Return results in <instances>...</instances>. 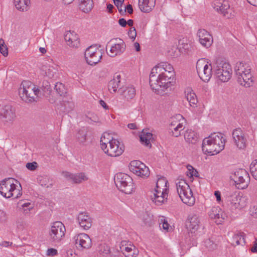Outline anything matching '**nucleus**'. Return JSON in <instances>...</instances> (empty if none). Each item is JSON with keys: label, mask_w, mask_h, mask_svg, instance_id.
<instances>
[{"label": "nucleus", "mask_w": 257, "mask_h": 257, "mask_svg": "<svg viewBox=\"0 0 257 257\" xmlns=\"http://www.w3.org/2000/svg\"><path fill=\"white\" fill-rule=\"evenodd\" d=\"M102 56V50L97 45L91 46L87 48L85 52V58L87 63L94 65L101 60Z\"/></svg>", "instance_id": "obj_12"}, {"label": "nucleus", "mask_w": 257, "mask_h": 257, "mask_svg": "<svg viewBox=\"0 0 257 257\" xmlns=\"http://www.w3.org/2000/svg\"><path fill=\"white\" fill-rule=\"evenodd\" d=\"M156 4V0H139V7L144 13H149L153 9Z\"/></svg>", "instance_id": "obj_32"}, {"label": "nucleus", "mask_w": 257, "mask_h": 257, "mask_svg": "<svg viewBox=\"0 0 257 257\" xmlns=\"http://www.w3.org/2000/svg\"><path fill=\"white\" fill-rule=\"evenodd\" d=\"M169 224L165 219L161 218L160 220L159 226L162 228L164 230L168 231L169 228Z\"/></svg>", "instance_id": "obj_49"}, {"label": "nucleus", "mask_w": 257, "mask_h": 257, "mask_svg": "<svg viewBox=\"0 0 257 257\" xmlns=\"http://www.w3.org/2000/svg\"><path fill=\"white\" fill-rule=\"evenodd\" d=\"M7 219V216L6 213L2 210H0V222H5Z\"/></svg>", "instance_id": "obj_58"}, {"label": "nucleus", "mask_w": 257, "mask_h": 257, "mask_svg": "<svg viewBox=\"0 0 257 257\" xmlns=\"http://www.w3.org/2000/svg\"><path fill=\"white\" fill-rule=\"evenodd\" d=\"M213 71L216 77L221 82H227L231 77L232 69L230 65L218 59L213 64Z\"/></svg>", "instance_id": "obj_5"}, {"label": "nucleus", "mask_w": 257, "mask_h": 257, "mask_svg": "<svg viewBox=\"0 0 257 257\" xmlns=\"http://www.w3.org/2000/svg\"><path fill=\"white\" fill-rule=\"evenodd\" d=\"M15 181L16 180L13 178H8L0 183V193L2 196L7 198L11 197L18 198L21 195L20 190L16 189Z\"/></svg>", "instance_id": "obj_7"}, {"label": "nucleus", "mask_w": 257, "mask_h": 257, "mask_svg": "<svg viewBox=\"0 0 257 257\" xmlns=\"http://www.w3.org/2000/svg\"><path fill=\"white\" fill-rule=\"evenodd\" d=\"M200 44L206 48L211 46L213 43L212 36L205 29H199L197 33Z\"/></svg>", "instance_id": "obj_21"}, {"label": "nucleus", "mask_w": 257, "mask_h": 257, "mask_svg": "<svg viewBox=\"0 0 257 257\" xmlns=\"http://www.w3.org/2000/svg\"><path fill=\"white\" fill-rule=\"evenodd\" d=\"M251 194L252 196L257 197V184L252 187L251 190Z\"/></svg>", "instance_id": "obj_61"}, {"label": "nucleus", "mask_w": 257, "mask_h": 257, "mask_svg": "<svg viewBox=\"0 0 257 257\" xmlns=\"http://www.w3.org/2000/svg\"><path fill=\"white\" fill-rule=\"evenodd\" d=\"M16 117L14 108L10 105H6L0 108V120L6 125L12 124Z\"/></svg>", "instance_id": "obj_17"}, {"label": "nucleus", "mask_w": 257, "mask_h": 257, "mask_svg": "<svg viewBox=\"0 0 257 257\" xmlns=\"http://www.w3.org/2000/svg\"><path fill=\"white\" fill-rule=\"evenodd\" d=\"M87 131L85 128L80 129L76 135L77 141L81 145H85L87 140Z\"/></svg>", "instance_id": "obj_38"}, {"label": "nucleus", "mask_w": 257, "mask_h": 257, "mask_svg": "<svg viewBox=\"0 0 257 257\" xmlns=\"http://www.w3.org/2000/svg\"><path fill=\"white\" fill-rule=\"evenodd\" d=\"M58 253L57 250L53 248H48L47 250L46 254L48 256H54L56 255H57Z\"/></svg>", "instance_id": "obj_55"}, {"label": "nucleus", "mask_w": 257, "mask_h": 257, "mask_svg": "<svg viewBox=\"0 0 257 257\" xmlns=\"http://www.w3.org/2000/svg\"><path fill=\"white\" fill-rule=\"evenodd\" d=\"M245 243L244 233L239 232L234 234L232 237V244L239 245Z\"/></svg>", "instance_id": "obj_40"}, {"label": "nucleus", "mask_w": 257, "mask_h": 257, "mask_svg": "<svg viewBox=\"0 0 257 257\" xmlns=\"http://www.w3.org/2000/svg\"><path fill=\"white\" fill-rule=\"evenodd\" d=\"M208 215L217 224H221L225 217V214L218 206L212 207L208 212Z\"/></svg>", "instance_id": "obj_23"}, {"label": "nucleus", "mask_w": 257, "mask_h": 257, "mask_svg": "<svg viewBox=\"0 0 257 257\" xmlns=\"http://www.w3.org/2000/svg\"><path fill=\"white\" fill-rule=\"evenodd\" d=\"M110 156L115 157L121 155L124 152V147L119 141L113 138L110 142Z\"/></svg>", "instance_id": "obj_22"}, {"label": "nucleus", "mask_w": 257, "mask_h": 257, "mask_svg": "<svg viewBox=\"0 0 257 257\" xmlns=\"http://www.w3.org/2000/svg\"><path fill=\"white\" fill-rule=\"evenodd\" d=\"M67 257H77L76 254L74 252L72 249H69L66 252Z\"/></svg>", "instance_id": "obj_62"}, {"label": "nucleus", "mask_w": 257, "mask_h": 257, "mask_svg": "<svg viewBox=\"0 0 257 257\" xmlns=\"http://www.w3.org/2000/svg\"><path fill=\"white\" fill-rule=\"evenodd\" d=\"M129 169L134 174L142 178H147L150 175L149 168L139 160L131 161Z\"/></svg>", "instance_id": "obj_16"}, {"label": "nucleus", "mask_w": 257, "mask_h": 257, "mask_svg": "<svg viewBox=\"0 0 257 257\" xmlns=\"http://www.w3.org/2000/svg\"><path fill=\"white\" fill-rule=\"evenodd\" d=\"M77 247L89 248L91 246L92 241L89 236L86 233H80L74 237Z\"/></svg>", "instance_id": "obj_19"}, {"label": "nucleus", "mask_w": 257, "mask_h": 257, "mask_svg": "<svg viewBox=\"0 0 257 257\" xmlns=\"http://www.w3.org/2000/svg\"><path fill=\"white\" fill-rule=\"evenodd\" d=\"M77 220L80 226L84 229H88L92 226V219L87 212L79 213L77 217Z\"/></svg>", "instance_id": "obj_26"}, {"label": "nucleus", "mask_w": 257, "mask_h": 257, "mask_svg": "<svg viewBox=\"0 0 257 257\" xmlns=\"http://www.w3.org/2000/svg\"><path fill=\"white\" fill-rule=\"evenodd\" d=\"M206 63L204 59L199 60L196 63V69L198 74L201 80L208 82L212 76L213 65Z\"/></svg>", "instance_id": "obj_11"}, {"label": "nucleus", "mask_w": 257, "mask_h": 257, "mask_svg": "<svg viewBox=\"0 0 257 257\" xmlns=\"http://www.w3.org/2000/svg\"><path fill=\"white\" fill-rule=\"evenodd\" d=\"M65 231V227L61 222H54L49 233L50 241L54 243L59 242L64 237Z\"/></svg>", "instance_id": "obj_13"}, {"label": "nucleus", "mask_w": 257, "mask_h": 257, "mask_svg": "<svg viewBox=\"0 0 257 257\" xmlns=\"http://www.w3.org/2000/svg\"><path fill=\"white\" fill-rule=\"evenodd\" d=\"M204 245L209 250L213 249L216 246L213 241L210 238H208L204 240Z\"/></svg>", "instance_id": "obj_47"}, {"label": "nucleus", "mask_w": 257, "mask_h": 257, "mask_svg": "<svg viewBox=\"0 0 257 257\" xmlns=\"http://www.w3.org/2000/svg\"><path fill=\"white\" fill-rule=\"evenodd\" d=\"M175 72L173 67L171 65L168 66L167 70L162 75L161 77L158 79L156 83V88H152V90L157 94H161V89H166L171 85L174 79Z\"/></svg>", "instance_id": "obj_6"}, {"label": "nucleus", "mask_w": 257, "mask_h": 257, "mask_svg": "<svg viewBox=\"0 0 257 257\" xmlns=\"http://www.w3.org/2000/svg\"><path fill=\"white\" fill-rule=\"evenodd\" d=\"M185 128L183 122H178L175 127L170 128L172 130L173 135L175 137H178L181 135V132Z\"/></svg>", "instance_id": "obj_42"}, {"label": "nucleus", "mask_w": 257, "mask_h": 257, "mask_svg": "<svg viewBox=\"0 0 257 257\" xmlns=\"http://www.w3.org/2000/svg\"><path fill=\"white\" fill-rule=\"evenodd\" d=\"M226 200L232 209L240 210L247 205V199L245 197L234 192L228 193L227 194Z\"/></svg>", "instance_id": "obj_15"}, {"label": "nucleus", "mask_w": 257, "mask_h": 257, "mask_svg": "<svg viewBox=\"0 0 257 257\" xmlns=\"http://www.w3.org/2000/svg\"><path fill=\"white\" fill-rule=\"evenodd\" d=\"M252 252H257V238L255 239V240L253 242V246L250 249Z\"/></svg>", "instance_id": "obj_60"}, {"label": "nucleus", "mask_w": 257, "mask_h": 257, "mask_svg": "<svg viewBox=\"0 0 257 257\" xmlns=\"http://www.w3.org/2000/svg\"><path fill=\"white\" fill-rule=\"evenodd\" d=\"M250 171L253 178L257 180V160H254L251 163Z\"/></svg>", "instance_id": "obj_45"}, {"label": "nucleus", "mask_w": 257, "mask_h": 257, "mask_svg": "<svg viewBox=\"0 0 257 257\" xmlns=\"http://www.w3.org/2000/svg\"><path fill=\"white\" fill-rule=\"evenodd\" d=\"M184 139L188 143L195 144L198 141V137L194 131L188 130L185 133Z\"/></svg>", "instance_id": "obj_36"}, {"label": "nucleus", "mask_w": 257, "mask_h": 257, "mask_svg": "<svg viewBox=\"0 0 257 257\" xmlns=\"http://www.w3.org/2000/svg\"><path fill=\"white\" fill-rule=\"evenodd\" d=\"M143 220L144 222L146 224H150L152 221L151 217L147 213L143 215Z\"/></svg>", "instance_id": "obj_57"}, {"label": "nucleus", "mask_w": 257, "mask_h": 257, "mask_svg": "<svg viewBox=\"0 0 257 257\" xmlns=\"http://www.w3.org/2000/svg\"><path fill=\"white\" fill-rule=\"evenodd\" d=\"M39 183L42 186L49 188L52 186V181L47 177H42L39 180Z\"/></svg>", "instance_id": "obj_44"}, {"label": "nucleus", "mask_w": 257, "mask_h": 257, "mask_svg": "<svg viewBox=\"0 0 257 257\" xmlns=\"http://www.w3.org/2000/svg\"><path fill=\"white\" fill-rule=\"evenodd\" d=\"M67 45L71 48H78L80 45L78 35L74 31H67L64 35Z\"/></svg>", "instance_id": "obj_24"}, {"label": "nucleus", "mask_w": 257, "mask_h": 257, "mask_svg": "<svg viewBox=\"0 0 257 257\" xmlns=\"http://www.w3.org/2000/svg\"><path fill=\"white\" fill-rule=\"evenodd\" d=\"M54 89L58 95L60 96H64L66 93V89L64 85L61 82L56 83Z\"/></svg>", "instance_id": "obj_41"}, {"label": "nucleus", "mask_w": 257, "mask_h": 257, "mask_svg": "<svg viewBox=\"0 0 257 257\" xmlns=\"http://www.w3.org/2000/svg\"><path fill=\"white\" fill-rule=\"evenodd\" d=\"M200 222L197 214L190 215L188 217L186 226L192 233H195L198 229Z\"/></svg>", "instance_id": "obj_28"}, {"label": "nucleus", "mask_w": 257, "mask_h": 257, "mask_svg": "<svg viewBox=\"0 0 257 257\" xmlns=\"http://www.w3.org/2000/svg\"><path fill=\"white\" fill-rule=\"evenodd\" d=\"M112 141V135L108 133H104L100 138V145L102 150L110 156V142Z\"/></svg>", "instance_id": "obj_27"}, {"label": "nucleus", "mask_w": 257, "mask_h": 257, "mask_svg": "<svg viewBox=\"0 0 257 257\" xmlns=\"http://www.w3.org/2000/svg\"><path fill=\"white\" fill-rule=\"evenodd\" d=\"M21 206L24 208V212L25 213H28L34 207L33 204L29 202H27L21 204Z\"/></svg>", "instance_id": "obj_48"}, {"label": "nucleus", "mask_w": 257, "mask_h": 257, "mask_svg": "<svg viewBox=\"0 0 257 257\" xmlns=\"http://www.w3.org/2000/svg\"><path fill=\"white\" fill-rule=\"evenodd\" d=\"M121 77L119 74H115L113 79H111L108 84V89L110 93L115 92L117 90L121 87Z\"/></svg>", "instance_id": "obj_30"}, {"label": "nucleus", "mask_w": 257, "mask_h": 257, "mask_svg": "<svg viewBox=\"0 0 257 257\" xmlns=\"http://www.w3.org/2000/svg\"><path fill=\"white\" fill-rule=\"evenodd\" d=\"M186 97L191 107H196L197 106L198 99L196 94L194 92L192 91H188L186 94Z\"/></svg>", "instance_id": "obj_39"}, {"label": "nucleus", "mask_w": 257, "mask_h": 257, "mask_svg": "<svg viewBox=\"0 0 257 257\" xmlns=\"http://www.w3.org/2000/svg\"><path fill=\"white\" fill-rule=\"evenodd\" d=\"M177 192L182 202L189 205L192 206L195 202V197L186 181L182 178H178L175 181Z\"/></svg>", "instance_id": "obj_3"}, {"label": "nucleus", "mask_w": 257, "mask_h": 257, "mask_svg": "<svg viewBox=\"0 0 257 257\" xmlns=\"http://www.w3.org/2000/svg\"><path fill=\"white\" fill-rule=\"evenodd\" d=\"M40 90L29 81H23L19 89V95L22 99L26 102L36 101Z\"/></svg>", "instance_id": "obj_4"}, {"label": "nucleus", "mask_w": 257, "mask_h": 257, "mask_svg": "<svg viewBox=\"0 0 257 257\" xmlns=\"http://www.w3.org/2000/svg\"><path fill=\"white\" fill-rule=\"evenodd\" d=\"M188 171L186 172V174L188 176L191 177L193 176H196V174L198 173V172L196 171V170H195L192 166L190 165H188L187 166Z\"/></svg>", "instance_id": "obj_51"}, {"label": "nucleus", "mask_w": 257, "mask_h": 257, "mask_svg": "<svg viewBox=\"0 0 257 257\" xmlns=\"http://www.w3.org/2000/svg\"><path fill=\"white\" fill-rule=\"evenodd\" d=\"M230 178L234 182L235 186L239 189L247 188L250 180L248 173L243 169L236 170L230 176Z\"/></svg>", "instance_id": "obj_9"}, {"label": "nucleus", "mask_w": 257, "mask_h": 257, "mask_svg": "<svg viewBox=\"0 0 257 257\" xmlns=\"http://www.w3.org/2000/svg\"><path fill=\"white\" fill-rule=\"evenodd\" d=\"M114 5L117 8L119 12L121 14H123L124 12L122 9V4L124 2V0H113Z\"/></svg>", "instance_id": "obj_50"}, {"label": "nucleus", "mask_w": 257, "mask_h": 257, "mask_svg": "<svg viewBox=\"0 0 257 257\" xmlns=\"http://www.w3.org/2000/svg\"><path fill=\"white\" fill-rule=\"evenodd\" d=\"M141 142L147 146H151V140L153 139L152 133L148 132L147 130H143L140 136Z\"/></svg>", "instance_id": "obj_35"}, {"label": "nucleus", "mask_w": 257, "mask_h": 257, "mask_svg": "<svg viewBox=\"0 0 257 257\" xmlns=\"http://www.w3.org/2000/svg\"><path fill=\"white\" fill-rule=\"evenodd\" d=\"M42 70L44 72L45 75L50 78H53L56 73V70L53 66H43Z\"/></svg>", "instance_id": "obj_43"}, {"label": "nucleus", "mask_w": 257, "mask_h": 257, "mask_svg": "<svg viewBox=\"0 0 257 257\" xmlns=\"http://www.w3.org/2000/svg\"><path fill=\"white\" fill-rule=\"evenodd\" d=\"M118 24L121 27H125L127 25V22L124 18H121L118 20Z\"/></svg>", "instance_id": "obj_63"}, {"label": "nucleus", "mask_w": 257, "mask_h": 257, "mask_svg": "<svg viewBox=\"0 0 257 257\" xmlns=\"http://www.w3.org/2000/svg\"><path fill=\"white\" fill-rule=\"evenodd\" d=\"M242 76V77L243 78V81L244 82H240V81H237V82L241 85H242L245 87H249L250 86H251L252 85V83H253V80H252V77L251 78V82H250V83H249V84H247L246 83H248V80H246V79H245V78L244 77V74H242L241 75Z\"/></svg>", "instance_id": "obj_53"}, {"label": "nucleus", "mask_w": 257, "mask_h": 257, "mask_svg": "<svg viewBox=\"0 0 257 257\" xmlns=\"http://www.w3.org/2000/svg\"><path fill=\"white\" fill-rule=\"evenodd\" d=\"M13 244V242H10V241H2L1 243H0V245L2 246H4V247H8V246H11Z\"/></svg>", "instance_id": "obj_64"}, {"label": "nucleus", "mask_w": 257, "mask_h": 257, "mask_svg": "<svg viewBox=\"0 0 257 257\" xmlns=\"http://www.w3.org/2000/svg\"><path fill=\"white\" fill-rule=\"evenodd\" d=\"M128 12L130 14H131L133 12V9L131 5H127L126 7H125L124 10H123L124 13L126 12V11Z\"/></svg>", "instance_id": "obj_59"}, {"label": "nucleus", "mask_w": 257, "mask_h": 257, "mask_svg": "<svg viewBox=\"0 0 257 257\" xmlns=\"http://www.w3.org/2000/svg\"><path fill=\"white\" fill-rule=\"evenodd\" d=\"M14 4L18 10L26 12L29 9L30 0H14Z\"/></svg>", "instance_id": "obj_34"}, {"label": "nucleus", "mask_w": 257, "mask_h": 257, "mask_svg": "<svg viewBox=\"0 0 257 257\" xmlns=\"http://www.w3.org/2000/svg\"><path fill=\"white\" fill-rule=\"evenodd\" d=\"M125 48V43L122 40L119 39L118 43L114 44L111 46L109 52H107V54L109 56L114 57L117 55H120L123 53Z\"/></svg>", "instance_id": "obj_29"}, {"label": "nucleus", "mask_w": 257, "mask_h": 257, "mask_svg": "<svg viewBox=\"0 0 257 257\" xmlns=\"http://www.w3.org/2000/svg\"><path fill=\"white\" fill-rule=\"evenodd\" d=\"M232 137L236 147L239 149H243L246 147V139L242 131L239 128H236L232 132Z\"/></svg>", "instance_id": "obj_20"}, {"label": "nucleus", "mask_w": 257, "mask_h": 257, "mask_svg": "<svg viewBox=\"0 0 257 257\" xmlns=\"http://www.w3.org/2000/svg\"><path fill=\"white\" fill-rule=\"evenodd\" d=\"M171 64L167 62H161L154 67L150 74V84L151 88H156V83L162 75L167 70L168 66Z\"/></svg>", "instance_id": "obj_14"}, {"label": "nucleus", "mask_w": 257, "mask_h": 257, "mask_svg": "<svg viewBox=\"0 0 257 257\" xmlns=\"http://www.w3.org/2000/svg\"><path fill=\"white\" fill-rule=\"evenodd\" d=\"M116 187L125 194H131L134 189V185L132 178L128 175L118 173L114 178Z\"/></svg>", "instance_id": "obj_8"}, {"label": "nucleus", "mask_w": 257, "mask_h": 257, "mask_svg": "<svg viewBox=\"0 0 257 257\" xmlns=\"http://www.w3.org/2000/svg\"><path fill=\"white\" fill-rule=\"evenodd\" d=\"M251 67L249 64L245 62L236 63L234 67V71L237 81L244 82L243 78L241 75L244 74L245 79L248 80V84L250 83L252 75L251 74ZM247 84V83H246Z\"/></svg>", "instance_id": "obj_10"}, {"label": "nucleus", "mask_w": 257, "mask_h": 257, "mask_svg": "<svg viewBox=\"0 0 257 257\" xmlns=\"http://www.w3.org/2000/svg\"><path fill=\"white\" fill-rule=\"evenodd\" d=\"M128 36L129 37L134 41L137 36V32L135 27H131L128 32Z\"/></svg>", "instance_id": "obj_52"}, {"label": "nucleus", "mask_w": 257, "mask_h": 257, "mask_svg": "<svg viewBox=\"0 0 257 257\" xmlns=\"http://www.w3.org/2000/svg\"><path fill=\"white\" fill-rule=\"evenodd\" d=\"M226 139L221 133H213L203 140L202 150L205 154L212 156L222 151L225 146Z\"/></svg>", "instance_id": "obj_1"}, {"label": "nucleus", "mask_w": 257, "mask_h": 257, "mask_svg": "<svg viewBox=\"0 0 257 257\" xmlns=\"http://www.w3.org/2000/svg\"><path fill=\"white\" fill-rule=\"evenodd\" d=\"M63 104L65 107V111L66 112H69L72 111L74 107V103L72 101H63Z\"/></svg>", "instance_id": "obj_46"}, {"label": "nucleus", "mask_w": 257, "mask_h": 257, "mask_svg": "<svg viewBox=\"0 0 257 257\" xmlns=\"http://www.w3.org/2000/svg\"><path fill=\"white\" fill-rule=\"evenodd\" d=\"M27 168L31 171L35 170L38 167V164L36 162L28 163L26 165Z\"/></svg>", "instance_id": "obj_54"}, {"label": "nucleus", "mask_w": 257, "mask_h": 257, "mask_svg": "<svg viewBox=\"0 0 257 257\" xmlns=\"http://www.w3.org/2000/svg\"><path fill=\"white\" fill-rule=\"evenodd\" d=\"M124 242H121V246L120 249L123 254L126 257H136L138 253V249L133 244H129L128 246H125L123 243Z\"/></svg>", "instance_id": "obj_31"}, {"label": "nucleus", "mask_w": 257, "mask_h": 257, "mask_svg": "<svg viewBox=\"0 0 257 257\" xmlns=\"http://www.w3.org/2000/svg\"><path fill=\"white\" fill-rule=\"evenodd\" d=\"M79 8L84 13H88L93 8L92 0H79Z\"/></svg>", "instance_id": "obj_37"}, {"label": "nucleus", "mask_w": 257, "mask_h": 257, "mask_svg": "<svg viewBox=\"0 0 257 257\" xmlns=\"http://www.w3.org/2000/svg\"><path fill=\"white\" fill-rule=\"evenodd\" d=\"M214 9L220 12L224 17L227 19H230L234 16V11L230 7L228 1L225 0H219L214 4Z\"/></svg>", "instance_id": "obj_18"}, {"label": "nucleus", "mask_w": 257, "mask_h": 257, "mask_svg": "<svg viewBox=\"0 0 257 257\" xmlns=\"http://www.w3.org/2000/svg\"><path fill=\"white\" fill-rule=\"evenodd\" d=\"M62 175L68 180L77 184L81 183L88 179V177L85 173L72 174L68 172H63Z\"/></svg>", "instance_id": "obj_25"}, {"label": "nucleus", "mask_w": 257, "mask_h": 257, "mask_svg": "<svg viewBox=\"0 0 257 257\" xmlns=\"http://www.w3.org/2000/svg\"><path fill=\"white\" fill-rule=\"evenodd\" d=\"M168 193V181L166 178L161 177L156 182V188L151 196V200L156 205H161L167 202Z\"/></svg>", "instance_id": "obj_2"}, {"label": "nucleus", "mask_w": 257, "mask_h": 257, "mask_svg": "<svg viewBox=\"0 0 257 257\" xmlns=\"http://www.w3.org/2000/svg\"><path fill=\"white\" fill-rule=\"evenodd\" d=\"M249 212L252 216L257 218V205L250 207Z\"/></svg>", "instance_id": "obj_56"}, {"label": "nucleus", "mask_w": 257, "mask_h": 257, "mask_svg": "<svg viewBox=\"0 0 257 257\" xmlns=\"http://www.w3.org/2000/svg\"><path fill=\"white\" fill-rule=\"evenodd\" d=\"M118 93L126 100H130L133 99L136 95V90L132 86L125 88L120 87Z\"/></svg>", "instance_id": "obj_33"}]
</instances>
